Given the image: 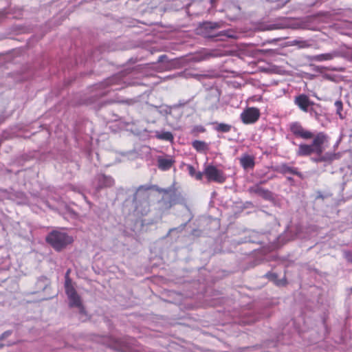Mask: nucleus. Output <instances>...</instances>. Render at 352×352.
<instances>
[{"label": "nucleus", "instance_id": "4", "mask_svg": "<svg viewBox=\"0 0 352 352\" xmlns=\"http://www.w3.org/2000/svg\"><path fill=\"white\" fill-rule=\"evenodd\" d=\"M204 173L208 182L222 184L226 179L223 171L214 165H205Z\"/></svg>", "mask_w": 352, "mask_h": 352}, {"label": "nucleus", "instance_id": "23", "mask_svg": "<svg viewBox=\"0 0 352 352\" xmlns=\"http://www.w3.org/2000/svg\"><path fill=\"white\" fill-rule=\"evenodd\" d=\"M345 258L352 263V252H344V253Z\"/></svg>", "mask_w": 352, "mask_h": 352}, {"label": "nucleus", "instance_id": "11", "mask_svg": "<svg viewBox=\"0 0 352 352\" xmlns=\"http://www.w3.org/2000/svg\"><path fill=\"white\" fill-rule=\"evenodd\" d=\"M338 53L336 52H331L325 54H320L313 56L311 60L317 62H323L331 60L338 56Z\"/></svg>", "mask_w": 352, "mask_h": 352}, {"label": "nucleus", "instance_id": "10", "mask_svg": "<svg viewBox=\"0 0 352 352\" xmlns=\"http://www.w3.org/2000/svg\"><path fill=\"white\" fill-rule=\"evenodd\" d=\"M248 191L251 194L256 195L265 199H270L271 197V192L263 188L259 184H256L249 188Z\"/></svg>", "mask_w": 352, "mask_h": 352}, {"label": "nucleus", "instance_id": "13", "mask_svg": "<svg viewBox=\"0 0 352 352\" xmlns=\"http://www.w3.org/2000/svg\"><path fill=\"white\" fill-rule=\"evenodd\" d=\"M240 163L245 169L252 168L254 166V158L248 155L242 156L240 159Z\"/></svg>", "mask_w": 352, "mask_h": 352}, {"label": "nucleus", "instance_id": "32", "mask_svg": "<svg viewBox=\"0 0 352 352\" xmlns=\"http://www.w3.org/2000/svg\"><path fill=\"white\" fill-rule=\"evenodd\" d=\"M216 98H216V100H217V102H219V97H216Z\"/></svg>", "mask_w": 352, "mask_h": 352}, {"label": "nucleus", "instance_id": "6", "mask_svg": "<svg viewBox=\"0 0 352 352\" xmlns=\"http://www.w3.org/2000/svg\"><path fill=\"white\" fill-rule=\"evenodd\" d=\"M289 129L295 136L304 140H309L314 137L311 131L304 129L298 122H292L289 124Z\"/></svg>", "mask_w": 352, "mask_h": 352}, {"label": "nucleus", "instance_id": "19", "mask_svg": "<svg viewBox=\"0 0 352 352\" xmlns=\"http://www.w3.org/2000/svg\"><path fill=\"white\" fill-rule=\"evenodd\" d=\"M142 206L143 208L142 209L140 206H136V211L138 213L141 214L142 215H145L149 210L148 208V203L146 201H144L142 203Z\"/></svg>", "mask_w": 352, "mask_h": 352}, {"label": "nucleus", "instance_id": "1", "mask_svg": "<svg viewBox=\"0 0 352 352\" xmlns=\"http://www.w3.org/2000/svg\"><path fill=\"white\" fill-rule=\"evenodd\" d=\"M327 140V136L323 133H318L311 144H300L296 151L298 156L310 155L312 153L320 155L324 151L323 144Z\"/></svg>", "mask_w": 352, "mask_h": 352}, {"label": "nucleus", "instance_id": "8", "mask_svg": "<svg viewBox=\"0 0 352 352\" xmlns=\"http://www.w3.org/2000/svg\"><path fill=\"white\" fill-rule=\"evenodd\" d=\"M276 170L283 175L287 174H291V175H295L298 176L299 177L302 178V175L301 173H300L298 169L295 167L290 166L287 164H280L277 168Z\"/></svg>", "mask_w": 352, "mask_h": 352}, {"label": "nucleus", "instance_id": "9", "mask_svg": "<svg viewBox=\"0 0 352 352\" xmlns=\"http://www.w3.org/2000/svg\"><path fill=\"white\" fill-rule=\"evenodd\" d=\"M174 162L175 160L171 156H166L165 157H159L157 158L158 168L162 170H167L170 169Z\"/></svg>", "mask_w": 352, "mask_h": 352}, {"label": "nucleus", "instance_id": "31", "mask_svg": "<svg viewBox=\"0 0 352 352\" xmlns=\"http://www.w3.org/2000/svg\"><path fill=\"white\" fill-rule=\"evenodd\" d=\"M285 3H282L278 8H282L283 6H284Z\"/></svg>", "mask_w": 352, "mask_h": 352}, {"label": "nucleus", "instance_id": "33", "mask_svg": "<svg viewBox=\"0 0 352 352\" xmlns=\"http://www.w3.org/2000/svg\"><path fill=\"white\" fill-rule=\"evenodd\" d=\"M216 25H217V23H214V26H211V28H214V27H216Z\"/></svg>", "mask_w": 352, "mask_h": 352}, {"label": "nucleus", "instance_id": "25", "mask_svg": "<svg viewBox=\"0 0 352 352\" xmlns=\"http://www.w3.org/2000/svg\"><path fill=\"white\" fill-rule=\"evenodd\" d=\"M318 157H313L311 158V160L314 162H322V160H320V155H318Z\"/></svg>", "mask_w": 352, "mask_h": 352}, {"label": "nucleus", "instance_id": "12", "mask_svg": "<svg viewBox=\"0 0 352 352\" xmlns=\"http://www.w3.org/2000/svg\"><path fill=\"white\" fill-rule=\"evenodd\" d=\"M97 181L100 188L111 186L113 184V179L111 177L104 175H99L97 177Z\"/></svg>", "mask_w": 352, "mask_h": 352}, {"label": "nucleus", "instance_id": "21", "mask_svg": "<svg viewBox=\"0 0 352 352\" xmlns=\"http://www.w3.org/2000/svg\"><path fill=\"white\" fill-rule=\"evenodd\" d=\"M335 107H336L337 113L339 114L340 117L342 118L341 115V111L342 110V102L340 100H337L335 102Z\"/></svg>", "mask_w": 352, "mask_h": 352}, {"label": "nucleus", "instance_id": "20", "mask_svg": "<svg viewBox=\"0 0 352 352\" xmlns=\"http://www.w3.org/2000/svg\"><path fill=\"white\" fill-rule=\"evenodd\" d=\"M295 45H297L299 48H307L310 46V44L307 41H294Z\"/></svg>", "mask_w": 352, "mask_h": 352}, {"label": "nucleus", "instance_id": "3", "mask_svg": "<svg viewBox=\"0 0 352 352\" xmlns=\"http://www.w3.org/2000/svg\"><path fill=\"white\" fill-rule=\"evenodd\" d=\"M69 271H67L65 274V292L69 299V306L72 307H77L79 310V312L81 314H84L85 312L81 302L80 297L76 293L74 287L72 285V280L69 278Z\"/></svg>", "mask_w": 352, "mask_h": 352}, {"label": "nucleus", "instance_id": "22", "mask_svg": "<svg viewBox=\"0 0 352 352\" xmlns=\"http://www.w3.org/2000/svg\"><path fill=\"white\" fill-rule=\"evenodd\" d=\"M188 170L190 175L194 177L196 173L195 168L191 165H188Z\"/></svg>", "mask_w": 352, "mask_h": 352}, {"label": "nucleus", "instance_id": "14", "mask_svg": "<svg viewBox=\"0 0 352 352\" xmlns=\"http://www.w3.org/2000/svg\"><path fill=\"white\" fill-rule=\"evenodd\" d=\"M155 137L162 140H166L172 142L173 140V134L169 131H156L155 132Z\"/></svg>", "mask_w": 352, "mask_h": 352}, {"label": "nucleus", "instance_id": "5", "mask_svg": "<svg viewBox=\"0 0 352 352\" xmlns=\"http://www.w3.org/2000/svg\"><path fill=\"white\" fill-rule=\"evenodd\" d=\"M259 117L260 111L255 107H248L241 113V119L246 124L256 122Z\"/></svg>", "mask_w": 352, "mask_h": 352}, {"label": "nucleus", "instance_id": "7", "mask_svg": "<svg viewBox=\"0 0 352 352\" xmlns=\"http://www.w3.org/2000/svg\"><path fill=\"white\" fill-rule=\"evenodd\" d=\"M294 104L304 112H309L311 114L314 112L312 109H309L314 104V102L311 101L305 94L296 96L294 99Z\"/></svg>", "mask_w": 352, "mask_h": 352}, {"label": "nucleus", "instance_id": "15", "mask_svg": "<svg viewBox=\"0 0 352 352\" xmlns=\"http://www.w3.org/2000/svg\"><path fill=\"white\" fill-rule=\"evenodd\" d=\"M339 157L340 155L338 153H326L324 155L320 154V160H322V162H330L338 160Z\"/></svg>", "mask_w": 352, "mask_h": 352}, {"label": "nucleus", "instance_id": "27", "mask_svg": "<svg viewBox=\"0 0 352 352\" xmlns=\"http://www.w3.org/2000/svg\"><path fill=\"white\" fill-rule=\"evenodd\" d=\"M279 28L276 25H272V27L270 28V30H274Z\"/></svg>", "mask_w": 352, "mask_h": 352}, {"label": "nucleus", "instance_id": "17", "mask_svg": "<svg viewBox=\"0 0 352 352\" xmlns=\"http://www.w3.org/2000/svg\"><path fill=\"white\" fill-rule=\"evenodd\" d=\"M192 145L197 151H204L207 149L208 145L205 142L200 140H195L192 142Z\"/></svg>", "mask_w": 352, "mask_h": 352}, {"label": "nucleus", "instance_id": "29", "mask_svg": "<svg viewBox=\"0 0 352 352\" xmlns=\"http://www.w3.org/2000/svg\"><path fill=\"white\" fill-rule=\"evenodd\" d=\"M218 108V106L217 104L214 105V106H212L211 107V109L213 110V109H216Z\"/></svg>", "mask_w": 352, "mask_h": 352}, {"label": "nucleus", "instance_id": "18", "mask_svg": "<svg viewBox=\"0 0 352 352\" xmlns=\"http://www.w3.org/2000/svg\"><path fill=\"white\" fill-rule=\"evenodd\" d=\"M232 129V125L226 123H217L214 129L218 132L228 133Z\"/></svg>", "mask_w": 352, "mask_h": 352}, {"label": "nucleus", "instance_id": "28", "mask_svg": "<svg viewBox=\"0 0 352 352\" xmlns=\"http://www.w3.org/2000/svg\"><path fill=\"white\" fill-rule=\"evenodd\" d=\"M160 192H163L164 193H167L168 192V190H166V189H160L159 190Z\"/></svg>", "mask_w": 352, "mask_h": 352}, {"label": "nucleus", "instance_id": "30", "mask_svg": "<svg viewBox=\"0 0 352 352\" xmlns=\"http://www.w3.org/2000/svg\"><path fill=\"white\" fill-rule=\"evenodd\" d=\"M287 179H288V180H289V181H293L292 178V177H287Z\"/></svg>", "mask_w": 352, "mask_h": 352}, {"label": "nucleus", "instance_id": "16", "mask_svg": "<svg viewBox=\"0 0 352 352\" xmlns=\"http://www.w3.org/2000/svg\"><path fill=\"white\" fill-rule=\"evenodd\" d=\"M162 203V207L164 209H169L173 205L176 204V198L175 195H172L170 197L168 200H166V199H163L161 201Z\"/></svg>", "mask_w": 352, "mask_h": 352}, {"label": "nucleus", "instance_id": "26", "mask_svg": "<svg viewBox=\"0 0 352 352\" xmlns=\"http://www.w3.org/2000/svg\"><path fill=\"white\" fill-rule=\"evenodd\" d=\"M10 334V331H6L3 333L2 338L8 337Z\"/></svg>", "mask_w": 352, "mask_h": 352}, {"label": "nucleus", "instance_id": "2", "mask_svg": "<svg viewBox=\"0 0 352 352\" xmlns=\"http://www.w3.org/2000/svg\"><path fill=\"white\" fill-rule=\"evenodd\" d=\"M46 241L57 251H60L73 241V237L63 229L52 231L46 237Z\"/></svg>", "mask_w": 352, "mask_h": 352}, {"label": "nucleus", "instance_id": "24", "mask_svg": "<svg viewBox=\"0 0 352 352\" xmlns=\"http://www.w3.org/2000/svg\"><path fill=\"white\" fill-rule=\"evenodd\" d=\"M204 175V171L203 172H196L195 175V177L197 180H201L203 177V175Z\"/></svg>", "mask_w": 352, "mask_h": 352}]
</instances>
